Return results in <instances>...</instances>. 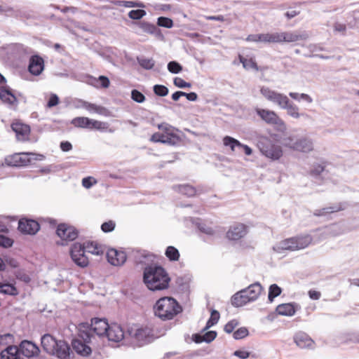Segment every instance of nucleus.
Wrapping results in <instances>:
<instances>
[{
    "label": "nucleus",
    "instance_id": "4468645a",
    "mask_svg": "<svg viewBox=\"0 0 359 359\" xmlns=\"http://www.w3.org/2000/svg\"><path fill=\"white\" fill-rule=\"evenodd\" d=\"M44 67V60L41 56L34 55L30 57L28 70L32 75H40L43 71Z\"/></svg>",
    "mask_w": 359,
    "mask_h": 359
},
{
    "label": "nucleus",
    "instance_id": "dca6fc26",
    "mask_svg": "<svg viewBox=\"0 0 359 359\" xmlns=\"http://www.w3.org/2000/svg\"><path fill=\"white\" fill-rule=\"evenodd\" d=\"M108 262L114 266H121L126 260V255L123 251H118L115 249H110L107 252Z\"/></svg>",
    "mask_w": 359,
    "mask_h": 359
},
{
    "label": "nucleus",
    "instance_id": "1a4fd4ad",
    "mask_svg": "<svg viewBox=\"0 0 359 359\" xmlns=\"http://www.w3.org/2000/svg\"><path fill=\"white\" fill-rule=\"evenodd\" d=\"M56 233L62 241L68 243L77 238L79 231L72 225L62 223L57 225Z\"/></svg>",
    "mask_w": 359,
    "mask_h": 359
},
{
    "label": "nucleus",
    "instance_id": "6e6d98bb",
    "mask_svg": "<svg viewBox=\"0 0 359 359\" xmlns=\"http://www.w3.org/2000/svg\"><path fill=\"white\" fill-rule=\"evenodd\" d=\"M59 102H60V100H59L58 96L56 94L51 93L50 95L46 107L48 108H52V107L57 105L59 104Z\"/></svg>",
    "mask_w": 359,
    "mask_h": 359
},
{
    "label": "nucleus",
    "instance_id": "e2e57ef3",
    "mask_svg": "<svg viewBox=\"0 0 359 359\" xmlns=\"http://www.w3.org/2000/svg\"><path fill=\"white\" fill-rule=\"evenodd\" d=\"M53 8L55 9L60 10L61 12H62L64 13H66L69 12V11L72 12V13H75L77 11V8L76 7H74V6H65V7L61 8L59 6L54 5Z\"/></svg>",
    "mask_w": 359,
    "mask_h": 359
},
{
    "label": "nucleus",
    "instance_id": "412c9836",
    "mask_svg": "<svg viewBox=\"0 0 359 359\" xmlns=\"http://www.w3.org/2000/svg\"><path fill=\"white\" fill-rule=\"evenodd\" d=\"M20 350L22 355L27 358L33 357L39 353V347L29 341H23L20 345Z\"/></svg>",
    "mask_w": 359,
    "mask_h": 359
},
{
    "label": "nucleus",
    "instance_id": "69168bd1",
    "mask_svg": "<svg viewBox=\"0 0 359 359\" xmlns=\"http://www.w3.org/2000/svg\"><path fill=\"white\" fill-rule=\"evenodd\" d=\"M76 108H83L87 110L88 102L81 99H76L74 102Z\"/></svg>",
    "mask_w": 359,
    "mask_h": 359
},
{
    "label": "nucleus",
    "instance_id": "f704fd0d",
    "mask_svg": "<svg viewBox=\"0 0 359 359\" xmlns=\"http://www.w3.org/2000/svg\"><path fill=\"white\" fill-rule=\"evenodd\" d=\"M238 59L241 63H242L243 67L245 69H254L255 71H259V68L254 58L247 59L242 56L241 55H238Z\"/></svg>",
    "mask_w": 359,
    "mask_h": 359
},
{
    "label": "nucleus",
    "instance_id": "603ef678",
    "mask_svg": "<svg viewBox=\"0 0 359 359\" xmlns=\"http://www.w3.org/2000/svg\"><path fill=\"white\" fill-rule=\"evenodd\" d=\"M131 98L138 102L142 103L145 100V96L137 90H133L131 92Z\"/></svg>",
    "mask_w": 359,
    "mask_h": 359
},
{
    "label": "nucleus",
    "instance_id": "052dcab7",
    "mask_svg": "<svg viewBox=\"0 0 359 359\" xmlns=\"http://www.w3.org/2000/svg\"><path fill=\"white\" fill-rule=\"evenodd\" d=\"M263 39L264 34H250L246 38V41L252 42H263Z\"/></svg>",
    "mask_w": 359,
    "mask_h": 359
},
{
    "label": "nucleus",
    "instance_id": "79ce46f5",
    "mask_svg": "<svg viewBox=\"0 0 359 359\" xmlns=\"http://www.w3.org/2000/svg\"><path fill=\"white\" fill-rule=\"evenodd\" d=\"M219 319V313L216 310H212L210 319L208 320L205 330L210 328L215 325Z\"/></svg>",
    "mask_w": 359,
    "mask_h": 359
},
{
    "label": "nucleus",
    "instance_id": "13d9d810",
    "mask_svg": "<svg viewBox=\"0 0 359 359\" xmlns=\"http://www.w3.org/2000/svg\"><path fill=\"white\" fill-rule=\"evenodd\" d=\"M97 181L93 177H84L82 180V185L86 188H90L93 184H96Z\"/></svg>",
    "mask_w": 359,
    "mask_h": 359
},
{
    "label": "nucleus",
    "instance_id": "5701e85b",
    "mask_svg": "<svg viewBox=\"0 0 359 359\" xmlns=\"http://www.w3.org/2000/svg\"><path fill=\"white\" fill-rule=\"evenodd\" d=\"M58 341H57L50 334H46L41 337V346L44 351L49 354L54 353L55 348L58 346Z\"/></svg>",
    "mask_w": 359,
    "mask_h": 359
},
{
    "label": "nucleus",
    "instance_id": "423d86ee",
    "mask_svg": "<svg viewBox=\"0 0 359 359\" xmlns=\"http://www.w3.org/2000/svg\"><path fill=\"white\" fill-rule=\"evenodd\" d=\"M257 146L261 153L272 161L278 160L283 156L281 147L270 141L266 136H262Z\"/></svg>",
    "mask_w": 359,
    "mask_h": 359
},
{
    "label": "nucleus",
    "instance_id": "72a5a7b5",
    "mask_svg": "<svg viewBox=\"0 0 359 359\" xmlns=\"http://www.w3.org/2000/svg\"><path fill=\"white\" fill-rule=\"evenodd\" d=\"M179 140V136H151L150 141L161 142L168 144H175Z\"/></svg>",
    "mask_w": 359,
    "mask_h": 359
},
{
    "label": "nucleus",
    "instance_id": "7c9ffc66",
    "mask_svg": "<svg viewBox=\"0 0 359 359\" xmlns=\"http://www.w3.org/2000/svg\"><path fill=\"white\" fill-rule=\"evenodd\" d=\"M87 111L90 113H95L105 117L111 115V111L105 107L90 102H88Z\"/></svg>",
    "mask_w": 359,
    "mask_h": 359
},
{
    "label": "nucleus",
    "instance_id": "ea45409f",
    "mask_svg": "<svg viewBox=\"0 0 359 359\" xmlns=\"http://www.w3.org/2000/svg\"><path fill=\"white\" fill-rule=\"evenodd\" d=\"M114 4L118 6H123L126 8H133V7H144L142 3L133 1H115Z\"/></svg>",
    "mask_w": 359,
    "mask_h": 359
},
{
    "label": "nucleus",
    "instance_id": "4c0bfd02",
    "mask_svg": "<svg viewBox=\"0 0 359 359\" xmlns=\"http://www.w3.org/2000/svg\"><path fill=\"white\" fill-rule=\"evenodd\" d=\"M264 43H280V32L264 34Z\"/></svg>",
    "mask_w": 359,
    "mask_h": 359
},
{
    "label": "nucleus",
    "instance_id": "f8f14e48",
    "mask_svg": "<svg viewBox=\"0 0 359 359\" xmlns=\"http://www.w3.org/2000/svg\"><path fill=\"white\" fill-rule=\"evenodd\" d=\"M39 229V224L34 219L22 218L18 222V229L24 234L34 235Z\"/></svg>",
    "mask_w": 359,
    "mask_h": 359
},
{
    "label": "nucleus",
    "instance_id": "6ab92c4d",
    "mask_svg": "<svg viewBox=\"0 0 359 359\" xmlns=\"http://www.w3.org/2000/svg\"><path fill=\"white\" fill-rule=\"evenodd\" d=\"M106 336L109 341L118 342L123 339L124 332L119 325L114 323L109 325Z\"/></svg>",
    "mask_w": 359,
    "mask_h": 359
},
{
    "label": "nucleus",
    "instance_id": "b1692460",
    "mask_svg": "<svg viewBox=\"0 0 359 359\" xmlns=\"http://www.w3.org/2000/svg\"><path fill=\"white\" fill-rule=\"evenodd\" d=\"M0 99L4 103L9 105H14L18 102L16 96L7 86L0 88Z\"/></svg>",
    "mask_w": 359,
    "mask_h": 359
},
{
    "label": "nucleus",
    "instance_id": "c9c22d12",
    "mask_svg": "<svg viewBox=\"0 0 359 359\" xmlns=\"http://www.w3.org/2000/svg\"><path fill=\"white\" fill-rule=\"evenodd\" d=\"M0 293L15 296L18 294V291L14 285L11 283H0Z\"/></svg>",
    "mask_w": 359,
    "mask_h": 359
},
{
    "label": "nucleus",
    "instance_id": "9d476101",
    "mask_svg": "<svg viewBox=\"0 0 359 359\" xmlns=\"http://www.w3.org/2000/svg\"><path fill=\"white\" fill-rule=\"evenodd\" d=\"M85 248L79 243L73 244L71 248L70 255L73 262L81 267H86L88 264V259L85 255Z\"/></svg>",
    "mask_w": 359,
    "mask_h": 359
},
{
    "label": "nucleus",
    "instance_id": "f257e3e1",
    "mask_svg": "<svg viewBox=\"0 0 359 359\" xmlns=\"http://www.w3.org/2000/svg\"><path fill=\"white\" fill-rule=\"evenodd\" d=\"M143 280L148 289L156 291L168 288L170 278L162 266L150 265L144 270Z\"/></svg>",
    "mask_w": 359,
    "mask_h": 359
},
{
    "label": "nucleus",
    "instance_id": "f3484780",
    "mask_svg": "<svg viewBox=\"0 0 359 359\" xmlns=\"http://www.w3.org/2000/svg\"><path fill=\"white\" fill-rule=\"evenodd\" d=\"M132 336L139 341H150L154 337L153 330L148 326H142L135 330V332H130Z\"/></svg>",
    "mask_w": 359,
    "mask_h": 359
},
{
    "label": "nucleus",
    "instance_id": "a878e982",
    "mask_svg": "<svg viewBox=\"0 0 359 359\" xmlns=\"http://www.w3.org/2000/svg\"><path fill=\"white\" fill-rule=\"evenodd\" d=\"M11 128L16 135H29L31 131L30 126L19 119L13 121Z\"/></svg>",
    "mask_w": 359,
    "mask_h": 359
},
{
    "label": "nucleus",
    "instance_id": "4d7b16f0",
    "mask_svg": "<svg viewBox=\"0 0 359 359\" xmlns=\"http://www.w3.org/2000/svg\"><path fill=\"white\" fill-rule=\"evenodd\" d=\"M174 85L178 88H190L191 84L185 81L183 79L180 77H176L173 81Z\"/></svg>",
    "mask_w": 359,
    "mask_h": 359
},
{
    "label": "nucleus",
    "instance_id": "774afa93",
    "mask_svg": "<svg viewBox=\"0 0 359 359\" xmlns=\"http://www.w3.org/2000/svg\"><path fill=\"white\" fill-rule=\"evenodd\" d=\"M98 80L100 81L102 88H107L110 85L109 79L105 76H100Z\"/></svg>",
    "mask_w": 359,
    "mask_h": 359
},
{
    "label": "nucleus",
    "instance_id": "c85d7f7f",
    "mask_svg": "<svg viewBox=\"0 0 359 359\" xmlns=\"http://www.w3.org/2000/svg\"><path fill=\"white\" fill-rule=\"evenodd\" d=\"M90 326L88 323H81L79 326L78 336L85 343H89L93 337V332Z\"/></svg>",
    "mask_w": 359,
    "mask_h": 359
},
{
    "label": "nucleus",
    "instance_id": "a19ab883",
    "mask_svg": "<svg viewBox=\"0 0 359 359\" xmlns=\"http://www.w3.org/2000/svg\"><path fill=\"white\" fill-rule=\"evenodd\" d=\"M282 292L281 288L276 284H273L269 289V300L272 302L273 299L280 294Z\"/></svg>",
    "mask_w": 359,
    "mask_h": 359
},
{
    "label": "nucleus",
    "instance_id": "a18cd8bd",
    "mask_svg": "<svg viewBox=\"0 0 359 359\" xmlns=\"http://www.w3.org/2000/svg\"><path fill=\"white\" fill-rule=\"evenodd\" d=\"M13 335L10 333H6L0 335V344L2 346H11L13 342Z\"/></svg>",
    "mask_w": 359,
    "mask_h": 359
},
{
    "label": "nucleus",
    "instance_id": "473e14b6",
    "mask_svg": "<svg viewBox=\"0 0 359 359\" xmlns=\"http://www.w3.org/2000/svg\"><path fill=\"white\" fill-rule=\"evenodd\" d=\"M276 312L281 316H292L295 313V308L291 303L282 304L276 307Z\"/></svg>",
    "mask_w": 359,
    "mask_h": 359
},
{
    "label": "nucleus",
    "instance_id": "bb28decb",
    "mask_svg": "<svg viewBox=\"0 0 359 359\" xmlns=\"http://www.w3.org/2000/svg\"><path fill=\"white\" fill-rule=\"evenodd\" d=\"M72 344L73 349L81 355L87 356L91 353L90 347L79 339H74Z\"/></svg>",
    "mask_w": 359,
    "mask_h": 359
},
{
    "label": "nucleus",
    "instance_id": "0e129e2a",
    "mask_svg": "<svg viewBox=\"0 0 359 359\" xmlns=\"http://www.w3.org/2000/svg\"><path fill=\"white\" fill-rule=\"evenodd\" d=\"M233 355L241 359H246L250 355V353L247 351L237 350L233 353Z\"/></svg>",
    "mask_w": 359,
    "mask_h": 359
},
{
    "label": "nucleus",
    "instance_id": "393cba45",
    "mask_svg": "<svg viewBox=\"0 0 359 359\" xmlns=\"http://www.w3.org/2000/svg\"><path fill=\"white\" fill-rule=\"evenodd\" d=\"M85 250L93 255H100L104 252V246L97 241H87L83 244Z\"/></svg>",
    "mask_w": 359,
    "mask_h": 359
},
{
    "label": "nucleus",
    "instance_id": "338daca9",
    "mask_svg": "<svg viewBox=\"0 0 359 359\" xmlns=\"http://www.w3.org/2000/svg\"><path fill=\"white\" fill-rule=\"evenodd\" d=\"M309 297L313 300H318L321 297V293L319 291L310 290L308 292Z\"/></svg>",
    "mask_w": 359,
    "mask_h": 359
},
{
    "label": "nucleus",
    "instance_id": "de8ad7c7",
    "mask_svg": "<svg viewBox=\"0 0 359 359\" xmlns=\"http://www.w3.org/2000/svg\"><path fill=\"white\" fill-rule=\"evenodd\" d=\"M116 223L113 220H109L101 225V229L104 233H109L114 230Z\"/></svg>",
    "mask_w": 359,
    "mask_h": 359
},
{
    "label": "nucleus",
    "instance_id": "09e8293b",
    "mask_svg": "<svg viewBox=\"0 0 359 359\" xmlns=\"http://www.w3.org/2000/svg\"><path fill=\"white\" fill-rule=\"evenodd\" d=\"M154 92L156 95L163 97L168 94V89L163 85H155L154 86Z\"/></svg>",
    "mask_w": 359,
    "mask_h": 359
},
{
    "label": "nucleus",
    "instance_id": "bf43d9fd",
    "mask_svg": "<svg viewBox=\"0 0 359 359\" xmlns=\"http://www.w3.org/2000/svg\"><path fill=\"white\" fill-rule=\"evenodd\" d=\"M13 243V241L8 237L3 235H0V246L4 248L11 247Z\"/></svg>",
    "mask_w": 359,
    "mask_h": 359
},
{
    "label": "nucleus",
    "instance_id": "0eeeda50",
    "mask_svg": "<svg viewBox=\"0 0 359 359\" xmlns=\"http://www.w3.org/2000/svg\"><path fill=\"white\" fill-rule=\"evenodd\" d=\"M310 235H302L282 241L280 246L282 250L295 251L307 248L312 242Z\"/></svg>",
    "mask_w": 359,
    "mask_h": 359
},
{
    "label": "nucleus",
    "instance_id": "e433bc0d",
    "mask_svg": "<svg viewBox=\"0 0 359 359\" xmlns=\"http://www.w3.org/2000/svg\"><path fill=\"white\" fill-rule=\"evenodd\" d=\"M165 255L170 262H177L180 257V252L174 246L167 247L165 251Z\"/></svg>",
    "mask_w": 359,
    "mask_h": 359
},
{
    "label": "nucleus",
    "instance_id": "49530a36",
    "mask_svg": "<svg viewBox=\"0 0 359 359\" xmlns=\"http://www.w3.org/2000/svg\"><path fill=\"white\" fill-rule=\"evenodd\" d=\"M145 15L146 11L142 9L132 10L128 13L129 18L133 20H140L142 18H143Z\"/></svg>",
    "mask_w": 359,
    "mask_h": 359
},
{
    "label": "nucleus",
    "instance_id": "f03ea898",
    "mask_svg": "<svg viewBox=\"0 0 359 359\" xmlns=\"http://www.w3.org/2000/svg\"><path fill=\"white\" fill-rule=\"evenodd\" d=\"M261 94L269 101L278 104L280 108L286 109L287 114L294 118L301 116L299 108L293 104L284 94L278 93L270 89L269 87L263 86L260 89Z\"/></svg>",
    "mask_w": 359,
    "mask_h": 359
},
{
    "label": "nucleus",
    "instance_id": "58836bf2",
    "mask_svg": "<svg viewBox=\"0 0 359 359\" xmlns=\"http://www.w3.org/2000/svg\"><path fill=\"white\" fill-rule=\"evenodd\" d=\"M179 191L188 197H192L196 195V189L189 184L179 186Z\"/></svg>",
    "mask_w": 359,
    "mask_h": 359
},
{
    "label": "nucleus",
    "instance_id": "4be33fe9",
    "mask_svg": "<svg viewBox=\"0 0 359 359\" xmlns=\"http://www.w3.org/2000/svg\"><path fill=\"white\" fill-rule=\"evenodd\" d=\"M58 346L55 348L54 353L50 355H56L57 358L61 359H69L70 358V347L67 343L65 341H58Z\"/></svg>",
    "mask_w": 359,
    "mask_h": 359
},
{
    "label": "nucleus",
    "instance_id": "ddd939ff",
    "mask_svg": "<svg viewBox=\"0 0 359 359\" xmlns=\"http://www.w3.org/2000/svg\"><path fill=\"white\" fill-rule=\"evenodd\" d=\"M294 341L300 348H313L315 341L304 332H298L294 336Z\"/></svg>",
    "mask_w": 359,
    "mask_h": 359
},
{
    "label": "nucleus",
    "instance_id": "2eb2a0df",
    "mask_svg": "<svg viewBox=\"0 0 359 359\" xmlns=\"http://www.w3.org/2000/svg\"><path fill=\"white\" fill-rule=\"evenodd\" d=\"M90 326L93 332L98 336L106 335L109 327V325L106 319L98 318H93Z\"/></svg>",
    "mask_w": 359,
    "mask_h": 359
},
{
    "label": "nucleus",
    "instance_id": "2f4dec72",
    "mask_svg": "<svg viewBox=\"0 0 359 359\" xmlns=\"http://www.w3.org/2000/svg\"><path fill=\"white\" fill-rule=\"evenodd\" d=\"M251 302L256 300L262 291V287L259 283L250 285L248 288L244 289Z\"/></svg>",
    "mask_w": 359,
    "mask_h": 359
},
{
    "label": "nucleus",
    "instance_id": "5fc2aeb1",
    "mask_svg": "<svg viewBox=\"0 0 359 359\" xmlns=\"http://www.w3.org/2000/svg\"><path fill=\"white\" fill-rule=\"evenodd\" d=\"M238 325V321L237 320H231L224 325V330L226 333H232Z\"/></svg>",
    "mask_w": 359,
    "mask_h": 359
},
{
    "label": "nucleus",
    "instance_id": "aec40b11",
    "mask_svg": "<svg viewBox=\"0 0 359 359\" xmlns=\"http://www.w3.org/2000/svg\"><path fill=\"white\" fill-rule=\"evenodd\" d=\"M289 142H286L285 144L289 147L302 152H309L313 149L312 144L306 139L301 140L300 141L293 142V140L290 137L288 138Z\"/></svg>",
    "mask_w": 359,
    "mask_h": 359
},
{
    "label": "nucleus",
    "instance_id": "c03bdc74",
    "mask_svg": "<svg viewBox=\"0 0 359 359\" xmlns=\"http://www.w3.org/2000/svg\"><path fill=\"white\" fill-rule=\"evenodd\" d=\"M248 330L245 327H242L233 332V337L235 339H242L246 337L248 335Z\"/></svg>",
    "mask_w": 359,
    "mask_h": 359
},
{
    "label": "nucleus",
    "instance_id": "37998d69",
    "mask_svg": "<svg viewBox=\"0 0 359 359\" xmlns=\"http://www.w3.org/2000/svg\"><path fill=\"white\" fill-rule=\"evenodd\" d=\"M140 65L145 69H151L154 66V61L151 58H138Z\"/></svg>",
    "mask_w": 359,
    "mask_h": 359
},
{
    "label": "nucleus",
    "instance_id": "6e6552de",
    "mask_svg": "<svg viewBox=\"0 0 359 359\" xmlns=\"http://www.w3.org/2000/svg\"><path fill=\"white\" fill-rule=\"evenodd\" d=\"M72 124L75 127L86 128L90 129H107L108 124L97 120L90 119L88 117L79 116L72 120Z\"/></svg>",
    "mask_w": 359,
    "mask_h": 359
},
{
    "label": "nucleus",
    "instance_id": "a211bd4d",
    "mask_svg": "<svg viewBox=\"0 0 359 359\" xmlns=\"http://www.w3.org/2000/svg\"><path fill=\"white\" fill-rule=\"evenodd\" d=\"M223 143L225 146L229 147L232 151H234L236 147H238V149H242L244 153L248 156L251 155L252 153V150L248 145L241 144L239 141L231 137L225 136L223 140Z\"/></svg>",
    "mask_w": 359,
    "mask_h": 359
},
{
    "label": "nucleus",
    "instance_id": "7ed1b4c3",
    "mask_svg": "<svg viewBox=\"0 0 359 359\" xmlns=\"http://www.w3.org/2000/svg\"><path fill=\"white\" fill-rule=\"evenodd\" d=\"M154 313L163 320H171L182 311V307L172 297L159 299L154 307Z\"/></svg>",
    "mask_w": 359,
    "mask_h": 359
},
{
    "label": "nucleus",
    "instance_id": "3c124183",
    "mask_svg": "<svg viewBox=\"0 0 359 359\" xmlns=\"http://www.w3.org/2000/svg\"><path fill=\"white\" fill-rule=\"evenodd\" d=\"M158 25L161 27L171 28L173 26V22L170 18L160 17L158 18Z\"/></svg>",
    "mask_w": 359,
    "mask_h": 359
},
{
    "label": "nucleus",
    "instance_id": "864d4df0",
    "mask_svg": "<svg viewBox=\"0 0 359 359\" xmlns=\"http://www.w3.org/2000/svg\"><path fill=\"white\" fill-rule=\"evenodd\" d=\"M325 165L316 164L313 166L309 173L313 176H318L325 170Z\"/></svg>",
    "mask_w": 359,
    "mask_h": 359
},
{
    "label": "nucleus",
    "instance_id": "20e7f679",
    "mask_svg": "<svg viewBox=\"0 0 359 359\" xmlns=\"http://www.w3.org/2000/svg\"><path fill=\"white\" fill-rule=\"evenodd\" d=\"M45 156L42 154L34 153H15L5 158V163L8 166L22 167L27 166L34 161H43Z\"/></svg>",
    "mask_w": 359,
    "mask_h": 359
},
{
    "label": "nucleus",
    "instance_id": "8fccbe9b",
    "mask_svg": "<svg viewBox=\"0 0 359 359\" xmlns=\"http://www.w3.org/2000/svg\"><path fill=\"white\" fill-rule=\"evenodd\" d=\"M168 69L171 73L178 74L182 70V67L178 62L172 61L168 63Z\"/></svg>",
    "mask_w": 359,
    "mask_h": 359
},
{
    "label": "nucleus",
    "instance_id": "680f3d73",
    "mask_svg": "<svg viewBox=\"0 0 359 359\" xmlns=\"http://www.w3.org/2000/svg\"><path fill=\"white\" fill-rule=\"evenodd\" d=\"M217 337V332L215 331H209L203 334L204 341L210 343L212 341Z\"/></svg>",
    "mask_w": 359,
    "mask_h": 359
},
{
    "label": "nucleus",
    "instance_id": "cd10ccee",
    "mask_svg": "<svg viewBox=\"0 0 359 359\" xmlns=\"http://www.w3.org/2000/svg\"><path fill=\"white\" fill-rule=\"evenodd\" d=\"M306 36L304 34H299L292 32H280V43H292L298 41L304 40Z\"/></svg>",
    "mask_w": 359,
    "mask_h": 359
},
{
    "label": "nucleus",
    "instance_id": "9b49d317",
    "mask_svg": "<svg viewBox=\"0 0 359 359\" xmlns=\"http://www.w3.org/2000/svg\"><path fill=\"white\" fill-rule=\"evenodd\" d=\"M248 233V227L243 223H235L231 225L226 233V237L229 241H238Z\"/></svg>",
    "mask_w": 359,
    "mask_h": 359
},
{
    "label": "nucleus",
    "instance_id": "c756f323",
    "mask_svg": "<svg viewBox=\"0 0 359 359\" xmlns=\"http://www.w3.org/2000/svg\"><path fill=\"white\" fill-rule=\"evenodd\" d=\"M251 302L244 290H242L231 297V304L236 307H240L245 305L248 302Z\"/></svg>",
    "mask_w": 359,
    "mask_h": 359
},
{
    "label": "nucleus",
    "instance_id": "39448f33",
    "mask_svg": "<svg viewBox=\"0 0 359 359\" xmlns=\"http://www.w3.org/2000/svg\"><path fill=\"white\" fill-rule=\"evenodd\" d=\"M255 112L265 123L272 125L278 131L284 133L287 130L285 122L274 111L255 108Z\"/></svg>",
    "mask_w": 359,
    "mask_h": 359
}]
</instances>
